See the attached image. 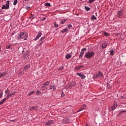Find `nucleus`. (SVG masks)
Segmentation results:
<instances>
[{
	"label": "nucleus",
	"mask_w": 126,
	"mask_h": 126,
	"mask_svg": "<svg viewBox=\"0 0 126 126\" xmlns=\"http://www.w3.org/2000/svg\"><path fill=\"white\" fill-rule=\"evenodd\" d=\"M91 19L93 21V20H96V19H97V17H96L95 15H93L91 17Z\"/></svg>",
	"instance_id": "ddd939ff"
},
{
	"label": "nucleus",
	"mask_w": 126,
	"mask_h": 126,
	"mask_svg": "<svg viewBox=\"0 0 126 126\" xmlns=\"http://www.w3.org/2000/svg\"><path fill=\"white\" fill-rule=\"evenodd\" d=\"M65 58L66 59L68 60V59H70V58H71V55H70V54H67Z\"/></svg>",
	"instance_id": "6ab92c4d"
},
{
	"label": "nucleus",
	"mask_w": 126,
	"mask_h": 126,
	"mask_svg": "<svg viewBox=\"0 0 126 126\" xmlns=\"http://www.w3.org/2000/svg\"><path fill=\"white\" fill-rule=\"evenodd\" d=\"M44 20H46V17H43L42 19V21H44Z\"/></svg>",
	"instance_id": "79ce46f5"
},
{
	"label": "nucleus",
	"mask_w": 126,
	"mask_h": 126,
	"mask_svg": "<svg viewBox=\"0 0 126 126\" xmlns=\"http://www.w3.org/2000/svg\"><path fill=\"white\" fill-rule=\"evenodd\" d=\"M5 93H6L7 92H8V91H7V90H6V91H5Z\"/></svg>",
	"instance_id": "49530a36"
},
{
	"label": "nucleus",
	"mask_w": 126,
	"mask_h": 126,
	"mask_svg": "<svg viewBox=\"0 0 126 126\" xmlns=\"http://www.w3.org/2000/svg\"><path fill=\"white\" fill-rule=\"evenodd\" d=\"M83 110H84V108H81L79 110V111L78 112H80L81 111H83Z\"/></svg>",
	"instance_id": "58836bf2"
},
{
	"label": "nucleus",
	"mask_w": 126,
	"mask_h": 126,
	"mask_svg": "<svg viewBox=\"0 0 126 126\" xmlns=\"http://www.w3.org/2000/svg\"><path fill=\"white\" fill-rule=\"evenodd\" d=\"M49 84H50V82L46 81L42 85V87L43 88V90L44 89H46V87L47 85H49Z\"/></svg>",
	"instance_id": "0eeeda50"
},
{
	"label": "nucleus",
	"mask_w": 126,
	"mask_h": 126,
	"mask_svg": "<svg viewBox=\"0 0 126 126\" xmlns=\"http://www.w3.org/2000/svg\"><path fill=\"white\" fill-rule=\"evenodd\" d=\"M6 75V72H3L2 73L0 74V78L3 77V76Z\"/></svg>",
	"instance_id": "9b49d317"
},
{
	"label": "nucleus",
	"mask_w": 126,
	"mask_h": 126,
	"mask_svg": "<svg viewBox=\"0 0 126 126\" xmlns=\"http://www.w3.org/2000/svg\"><path fill=\"white\" fill-rule=\"evenodd\" d=\"M36 93L38 95H40V94H41V92L40 91H37Z\"/></svg>",
	"instance_id": "e433bc0d"
},
{
	"label": "nucleus",
	"mask_w": 126,
	"mask_h": 126,
	"mask_svg": "<svg viewBox=\"0 0 126 126\" xmlns=\"http://www.w3.org/2000/svg\"><path fill=\"white\" fill-rule=\"evenodd\" d=\"M83 55H84V52L81 51V52L80 54V55H79V58H81V57H82V56H83Z\"/></svg>",
	"instance_id": "412c9836"
},
{
	"label": "nucleus",
	"mask_w": 126,
	"mask_h": 126,
	"mask_svg": "<svg viewBox=\"0 0 126 126\" xmlns=\"http://www.w3.org/2000/svg\"><path fill=\"white\" fill-rule=\"evenodd\" d=\"M67 29H64V30H62V32H63V33H64V32H66V31H67Z\"/></svg>",
	"instance_id": "cd10ccee"
},
{
	"label": "nucleus",
	"mask_w": 126,
	"mask_h": 126,
	"mask_svg": "<svg viewBox=\"0 0 126 126\" xmlns=\"http://www.w3.org/2000/svg\"><path fill=\"white\" fill-rule=\"evenodd\" d=\"M94 55H95V53H94V52L88 51L85 53V58H86V59H90V58L94 57Z\"/></svg>",
	"instance_id": "f257e3e1"
},
{
	"label": "nucleus",
	"mask_w": 126,
	"mask_h": 126,
	"mask_svg": "<svg viewBox=\"0 0 126 126\" xmlns=\"http://www.w3.org/2000/svg\"><path fill=\"white\" fill-rule=\"evenodd\" d=\"M16 4H17V0H14L13 2V5H16Z\"/></svg>",
	"instance_id": "a878e982"
},
{
	"label": "nucleus",
	"mask_w": 126,
	"mask_h": 126,
	"mask_svg": "<svg viewBox=\"0 0 126 126\" xmlns=\"http://www.w3.org/2000/svg\"><path fill=\"white\" fill-rule=\"evenodd\" d=\"M83 106H84V107H86V105H84Z\"/></svg>",
	"instance_id": "de8ad7c7"
},
{
	"label": "nucleus",
	"mask_w": 126,
	"mask_h": 126,
	"mask_svg": "<svg viewBox=\"0 0 126 126\" xmlns=\"http://www.w3.org/2000/svg\"><path fill=\"white\" fill-rule=\"evenodd\" d=\"M31 110H34V111H38V106H34L31 108Z\"/></svg>",
	"instance_id": "f8f14e48"
},
{
	"label": "nucleus",
	"mask_w": 126,
	"mask_h": 126,
	"mask_svg": "<svg viewBox=\"0 0 126 126\" xmlns=\"http://www.w3.org/2000/svg\"><path fill=\"white\" fill-rule=\"evenodd\" d=\"M65 21H66V19L62 20V21L60 22V23L61 24H64V22H65Z\"/></svg>",
	"instance_id": "4be33fe9"
},
{
	"label": "nucleus",
	"mask_w": 126,
	"mask_h": 126,
	"mask_svg": "<svg viewBox=\"0 0 126 126\" xmlns=\"http://www.w3.org/2000/svg\"><path fill=\"white\" fill-rule=\"evenodd\" d=\"M103 35H104V36H106V37H108V36H109V33L104 32H103Z\"/></svg>",
	"instance_id": "393cba45"
},
{
	"label": "nucleus",
	"mask_w": 126,
	"mask_h": 126,
	"mask_svg": "<svg viewBox=\"0 0 126 126\" xmlns=\"http://www.w3.org/2000/svg\"><path fill=\"white\" fill-rule=\"evenodd\" d=\"M102 49H105L107 48V43L104 42V43H103L102 45Z\"/></svg>",
	"instance_id": "4468645a"
},
{
	"label": "nucleus",
	"mask_w": 126,
	"mask_h": 126,
	"mask_svg": "<svg viewBox=\"0 0 126 126\" xmlns=\"http://www.w3.org/2000/svg\"><path fill=\"white\" fill-rule=\"evenodd\" d=\"M74 85H75V84H74L73 85V86H74Z\"/></svg>",
	"instance_id": "8fccbe9b"
},
{
	"label": "nucleus",
	"mask_w": 126,
	"mask_h": 126,
	"mask_svg": "<svg viewBox=\"0 0 126 126\" xmlns=\"http://www.w3.org/2000/svg\"><path fill=\"white\" fill-rule=\"evenodd\" d=\"M27 37H28V35H27V37H25L24 40H27Z\"/></svg>",
	"instance_id": "c03bdc74"
},
{
	"label": "nucleus",
	"mask_w": 126,
	"mask_h": 126,
	"mask_svg": "<svg viewBox=\"0 0 126 126\" xmlns=\"http://www.w3.org/2000/svg\"><path fill=\"white\" fill-rule=\"evenodd\" d=\"M54 26L56 28H58V27H59V25H58V24H57L56 23H55Z\"/></svg>",
	"instance_id": "bb28decb"
},
{
	"label": "nucleus",
	"mask_w": 126,
	"mask_h": 126,
	"mask_svg": "<svg viewBox=\"0 0 126 126\" xmlns=\"http://www.w3.org/2000/svg\"><path fill=\"white\" fill-rule=\"evenodd\" d=\"M77 75H78L79 76H80V77H81L82 76L83 74H81V73H77Z\"/></svg>",
	"instance_id": "f704fd0d"
},
{
	"label": "nucleus",
	"mask_w": 126,
	"mask_h": 126,
	"mask_svg": "<svg viewBox=\"0 0 126 126\" xmlns=\"http://www.w3.org/2000/svg\"><path fill=\"white\" fill-rule=\"evenodd\" d=\"M43 43H44V41H40V44L42 45V44H43Z\"/></svg>",
	"instance_id": "37998d69"
},
{
	"label": "nucleus",
	"mask_w": 126,
	"mask_h": 126,
	"mask_svg": "<svg viewBox=\"0 0 126 126\" xmlns=\"http://www.w3.org/2000/svg\"><path fill=\"white\" fill-rule=\"evenodd\" d=\"M44 5L45 6H48L49 7V6H51V3L49 2H46V3H45Z\"/></svg>",
	"instance_id": "a211bd4d"
},
{
	"label": "nucleus",
	"mask_w": 126,
	"mask_h": 126,
	"mask_svg": "<svg viewBox=\"0 0 126 126\" xmlns=\"http://www.w3.org/2000/svg\"><path fill=\"white\" fill-rule=\"evenodd\" d=\"M110 53L111 56H113V55H114V50H111L110 51Z\"/></svg>",
	"instance_id": "c85d7f7f"
},
{
	"label": "nucleus",
	"mask_w": 126,
	"mask_h": 126,
	"mask_svg": "<svg viewBox=\"0 0 126 126\" xmlns=\"http://www.w3.org/2000/svg\"><path fill=\"white\" fill-rule=\"evenodd\" d=\"M27 0H25V1H27Z\"/></svg>",
	"instance_id": "09e8293b"
},
{
	"label": "nucleus",
	"mask_w": 126,
	"mask_h": 126,
	"mask_svg": "<svg viewBox=\"0 0 126 126\" xmlns=\"http://www.w3.org/2000/svg\"><path fill=\"white\" fill-rule=\"evenodd\" d=\"M46 37L45 36H43L42 37H41L40 40H39V42L42 41V42H45V39Z\"/></svg>",
	"instance_id": "dca6fc26"
},
{
	"label": "nucleus",
	"mask_w": 126,
	"mask_h": 126,
	"mask_svg": "<svg viewBox=\"0 0 126 126\" xmlns=\"http://www.w3.org/2000/svg\"><path fill=\"white\" fill-rule=\"evenodd\" d=\"M9 9V0L6 1V4L3 5L1 9Z\"/></svg>",
	"instance_id": "7ed1b4c3"
},
{
	"label": "nucleus",
	"mask_w": 126,
	"mask_h": 126,
	"mask_svg": "<svg viewBox=\"0 0 126 126\" xmlns=\"http://www.w3.org/2000/svg\"><path fill=\"white\" fill-rule=\"evenodd\" d=\"M1 96H2V94H0V98H1Z\"/></svg>",
	"instance_id": "a18cd8bd"
},
{
	"label": "nucleus",
	"mask_w": 126,
	"mask_h": 126,
	"mask_svg": "<svg viewBox=\"0 0 126 126\" xmlns=\"http://www.w3.org/2000/svg\"><path fill=\"white\" fill-rule=\"evenodd\" d=\"M86 50H87V49L85 48H83L81 50L82 52H85V51H86Z\"/></svg>",
	"instance_id": "4c0bfd02"
},
{
	"label": "nucleus",
	"mask_w": 126,
	"mask_h": 126,
	"mask_svg": "<svg viewBox=\"0 0 126 126\" xmlns=\"http://www.w3.org/2000/svg\"><path fill=\"white\" fill-rule=\"evenodd\" d=\"M26 36L25 32H22L20 33L19 35L18 36V40H20V39H24Z\"/></svg>",
	"instance_id": "20e7f679"
},
{
	"label": "nucleus",
	"mask_w": 126,
	"mask_h": 126,
	"mask_svg": "<svg viewBox=\"0 0 126 126\" xmlns=\"http://www.w3.org/2000/svg\"><path fill=\"white\" fill-rule=\"evenodd\" d=\"M95 1V0H89V3H92V2H93V1Z\"/></svg>",
	"instance_id": "72a5a7b5"
},
{
	"label": "nucleus",
	"mask_w": 126,
	"mask_h": 126,
	"mask_svg": "<svg viewBox=\"0 0 126 126\" xmlns=\"http://www.w3.org/2000/svg\"><path fill=\"white\" fill-rule=\"evenodd\" d=\"M117 108V103H114L113 106H112L111 108V111H114Z\"/></svg>",
	"instance_id": "9d476101"
},
{
	"label": "nucleus",
	"mask_w": 126,
	"mask_h": 126,
	"mask_svg": "<svg viewBox=\"0 0 126 126\" xmlns=\"http://www.w3.org/2000/svg\"><path fill=\"white\" fill-rule=\"evenodd\" d=\"M63 124H68V123H69V119L67 118H65L63 119Z\"/></svg>",
	"instance_id": "1a4fd4ad"
},
{
	"label": "nucleus",
	"mask_w": 126,
	"mask_h": 126,
	"mask_svg": "<svg viewBox=\"0 0 126 126\" xmlns=\"http://www.w3.org/2000/svg\"><path fill=\"white\" fill-rule=\"evenodd\" d=\"M103 76V73L101 71H98V73L94 75L93 78L94 79H96V78H102Z\"/></svg>",
	"instance_id": "f03ea898"
},
{
	"label": "nucleus",
	"mask_w": 126,
	"mask_h": 126,
	"mask_svg": "<svg viewBox=\"0 0 126 126\" xmlns=\"http://www.w3.org/2000/svg\"><path fill=\"white\" fill-rule=\"evenodd\" d=\"M71 27H72V25L71 24L68 25V28H69V29H70Z\"/></svg>",
	"instance_id": "2f4dec72"
},
{
	"label": "nucleus",
	"mask_w": 126,
	"mask_h": 126,
	"mask_svg": "<svg viewBox=\"0 0 126 126\" xmlns=\"http://www.w3.org/2000/svg\"><path fill=\"white\" fill-rule=\"evenodd\" d=\"M83 110H84V108H81L79 110V111L78 112H80L81 111H83Z\"/></svg>",
	"instance_id": "ea45409f"
},
{
	"label": "nucleus",
	"mask_w": 126,
	"mask_h": 126,
	"mask_svg": "<svg viewBox=\"0 0 126 126\" xmlns=\"http://www.w3.org/2000/svg\"><path fill=\"white\" fill-rule=\"evenodd\" d=\"M10 47H11V46L10 45H7L6 47V49H10Z\"/></svg>",
	"instance_id": "c756f323"
},
{
	"label": "nucleus",
	"mask_w": 126,
	"mask_h": 126,
	"mask_svg": "<svg viewBox=\"0 0 126 126\" xmlns=\"http://www.w3.org/2000/svg\"><path fill=\"white\" fill-rule=\"evenodd\" d=\"M85 9L87 10V11H89V10H90V8H89V7L85 6Z\"/></svg>",
	"instance_id": "aec40b11"
},
{
	"label": "nucleus",
	"mask_w": 126,
	"mask_h": 126,
	"mask_svg": "<svg viewBox=\"0 0 126 126\" xmlns=\"http://www.w3.org/2000/svg\"><path fill=\"white\" fill-rule=\"evenodd\" d=\"M85 77H86L85 75H84L83 74L82 75V77H81L82 79H84L85 78Z\"/></svg>",
	"instance_id": "c9c22d12"
},
{
	"label": "nucleus",
	"mask_w": 126,
	"mask_h": 126,
	"mask_svg": "<svg viewBox=\"0 0 126 126\" xmlns=\"http://www.w3.org/2000/svg\"><path fill=\"white\" fill-rule=\"evenodd\" d=\"M34 91H32L29 94H28V96H31V95H33V94H34Z\"/></svg>",
	"instance_id": "b1692460"
},
{
	"label": "nucleus",
	"mask_w": 126,
	"mask_h": 126,
	"mask_svg": "<svg viewBox=\"0 0 126 126\" xmlns=\"http://www.w3.org/2000/svg\"><path fill=\"white\" fill-rule=\"evenodd\" d=\"M9 97H11V94H8L7 95L6 99H8V98H9Z\"/></svg>",
	"instance_id": "473e14b6"
},
{
	"label": "nucleus",
	"mask_w": 126,
	"mask_h": 126,
	"mask_svg": "<svg viewBox=\"0 0 126 126\" xmlns=\"http://www.w3.org/2000/svg\"><path fill=\"white\" fill-rule=\"evenodd\" d=\"M117 15H118V17H122L124 16V13L123 12L122 10L118 11V12L117 13Z\"/></svg>",
	"instance_id": "6e6552de"
},
{
	"label": "nucleus",
	"mask_w": 126,
	"mask_h": 126,
	"mask_svg": "<svg viewBox=\"0 0 126 126\" xmlns=\"http://www.w3.org/2000/svg\"><path fill=\"white\" fill-rule=\"evenodd\" d=\"M29 19L31 20V21H32V20L34 19V15H32L31 17H30Z\"/></svg>",
	"instance_id": "5701e85b"
},
{
	"label": "nucleus",
	"mask_w": 126,
	"mask_h": 126,
	"mask_svg": "<svg viewBox=\"0 0 126 126\" xmlns=\"http://www.w3.org/2000/svg\"><path fill=\"white\" fill-rule=\"evenodd\" d=\"M55 124V121L54 120H51L47 122L45 124V126H51L52 125H54Z\"/></svg>",
	"instance_id": "39448f33"
},
{
	"label": "nucleus",
	"mask_w": 126,
	"mask_h": 126,
	"mask_svg": "<svg viewBox=\"0 0 126 126\" xmlns=\"http://www.w3.org/2000/svg\"><path fill=\"white\" fill-rule=\"evenodd\" d=\"M14 94H15V92L12 94H10V95H11V96H12V95H14Z\"/></svg>",
	"instance_id": "a19ab883"
},
{
	"label": "nucleus",
	"mask_w": 126,
	"mask_h": 126,
	"mask_svg": "<svg viewBox=\"0 0 126 126\" xmlns=\"http://www.w3.org/2000/svg\"><path fill=\"white\" fill-rule=\"evenodd\" d=\"M5 101H6V98H4L0 101V105H2V104H3V103H4Z\"/></svg>",
	"instance_id": "2eb2a0df"
},
{
	"label": "nucleus",
	"mask_w": 126,
	"mask_h": 126,
	"mask_svg": "<svg viewBox=\"0 0 126 126\" xmlns=\"http://www.w3.org/2000/svg\"><path fill=\"white\" fill-rule=\"evenodd\" d=\"M30 67V65H27L25 66V69H27V68H29Z\"/></svg>",
	"instance_id": "7c9ffc66"
},
{
	"label": "nucleus",
	"mask_w": 126,
	"mask_h": 126,
	"mask_svg": "<svg viewBox=\"0 0 126 126\" xmlns=\"http://www.w3.org/2000/svg\"><path fill=\"white\" fill-rule=\"evenodd\" d=\"M50 89H51V90H52V91H55V90H56V86H51L50 87Z\"/></svg>",
	"instance_id": "f3484780"
},
{
	"label": "nucleus",
	"mask_w": 126,
	"mask_h": 126,
	"mask_svg": "<svg viewBox=\"0 0 126 126\" xmlns=\"http://www.w3.org/2000/svg\"><path fill=\"white\" fill-rule=\"evenodd\" d=\"M41 36H42V32L40 31L38 32L37 35L36 37L34 38L35 41L38 40V39H39V38H40V37H41Z\"/></svg>",
	"instance_id": "423d86ee"
}]
</instances>
